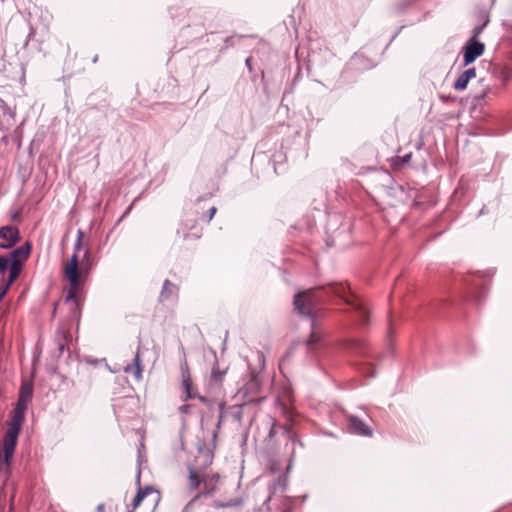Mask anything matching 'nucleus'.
<instances>
[{
    "instance_id": "obj_1",
    "label": "nucleus",
    "mask_w": 512,
    "mask_h": 512,
    "mask_svg": "<svg viewBox=\"0 0 512 512\" xmlns=\"http://www.w3.org/2000/svg\"><path fill=\"white\" fill-rule=\"evenodd\" d=\"M84 233L82 230L77 231V237L74 244V253L70 260L63 266V274L69 283V288L65 297V301H75L78 291L81 287L80 274L78 269V252L82 248Z\"/></svg>"
},
{
    "instance_id": "obj_2",
    "label": "nucleus",
    "mask_w": 512,
    "mask_h": 512,
    "mask_svg": "<svg viewBox=\"0 0 512 512\" xmlns=\"http://www.w3.org/2000/svg\"><path fill=\"white\" fill-rule=\"evenodd\" d=\"M25 418V412L22 410L13 409L11 420L3 438V459L2 462L9 467L10 461L13 458L14 451L18 442V437L21 432L22 424Z\"/></svg>"
},
{
    "instance_id": "obj_3",
    "label": "nucleus",
    "mask_w": 512,
    "mask_h": 512,
    "mask_svg": "<svg viewBox=\"0 0 512 512\" xmlns=\"http://www.w3.org/2000/svg\"><path fill=\"white\" fill-rule=\"evenodd\" d=\"M317 293L316 289H308L296 294L293 301L295 311L312 319L313 309L321 301V297Z\"/></svg>"
},
{
    "instance_id": "obj_4",
    "label": "nucleus",
    "mask_w": 512,
    "mask_h": 512,
    "mask_svg": "<svg viewBox=\"0 0 512 512\" xmlns=\"http://www.w3.org/2000/svg\"><path fill=\"white\" fill-rule=\"evenodd\" d=\"M31 246L28 242L14 249L9 258V282H14L21 273L24 261L29 257Z\"/></svg>"
},
{
    "instance_id": "obj_5",
    "label": "nucleus",
    "mask_w": 512,
    "mask_h": 512,
    "mask_svg": "<svg viewBox=\"0 0 512 512\" xmlns=\"http://www.w3.org/2000/svg\"><path fill=\"white\" fill-rule=\"evenodd\" d=\"M485 45L475 38H470L464 48L463 63L465 66L473 63L478 57L483 55Z\"/></svg>"
},
{
    "instance_id": "obj_6",
    "label": "nucleus",
    "mask_w": 512,
    "mask_h": 512,
    "mask_svg": "<svg viewBox=\"0 0 512 512\" xmlns=\"http://www.w3.org/2000/svg\"><path fill=\"white\" fill-rule=\"evenodd\" d=\"M220 482V475L218 473L205 474L202 476V483L204 485V489L201 495H211L217 489V486Z\"/></svg>"
},
{
    "instance_id": "obj_7",
    "label": "nucleus",
    "mask_w": 512,
    "mask_h": 512,
    "mask_svg": "<svg viewBox=\"0 0 512 512\" xmlns=\"http://www.w3.org/2000/svg\"><path fill=\"white\" fill-rule=\"evenodd\" d=\"M349 429L360 436H371L372 430L358 417H349Z\"/></svg>"
},
{
    "instance_id": "obj_8",
    "label": "nucleus",
    "mask_w": 512,
    "mask_h": 512,
    "mask_svg": "<svg viewBox=\"0 0 512 512\" xmlns=\"http://www.w3.org/2000/svg\"><path fill=\"white\" fill-rule=\"evenodd\" d=\"M476 77L475 68H469L463 71L454 83V89L457 91H463L467 88L469 81Z\"/></svg>"
},
{
    "instance_id": "obj_9",
    "label": "nucleus",
    "mask_w": 512,
    "mask_h": 512,
    "mask_svg": "<svg viewBox=\"0 0 512 512\" xmlns=\"http://www.w3.org/2000/svg\"><path fill=\"white\" fill-rule=\"evenodd\" d=\"M124 372L127 374L133 373L135 379L138 381L142 379V365H141L139 351H137L134 356L133 364L132 365L128 364L124 367Z\"/></svg>"
},
{
    "instance_id": "obj_10",
    "label": "nucleus",
    "mask_w": 512,
    "mask_h": 512,
    "mask_svg": "<svg viewBox=\"0 0 512 512\" xmlns=\"http://www.w3.org/2000/svg\"><path fill=\"white\" fill-rule=\"evenodd\" d=\"M0 238L5 241H20L19 230L14 226H3L0 228Z\"/></svg>"
},
{
    "instance_id": "obj_11",
    "label": "nucleus",
    "mask_w": 512,
    "mask_h": 512,
    "mask_svg": "<svg viewBox=\"0 0 512 512\" xmlns=\"http://www.w3.org/2000/svg\"><path fill=\"white\" fill-rule=\"evenodd\" d=\"M154 492L155 490L152 486H146L143 489H139L132 501L133 510H135L141 504L146 496Z\"/></svg>"
},
{
    "instance_id": "obj_12",
    "label": "nucleus",
    "mask_w": 512,
    "mask_h": 512,
    "mask_svg": "<svg viewBox=\"0 0 512 512\" xmlns=\"http://www.w3.org/2000/svg\"><path fill=\"white\" fill-rule=\"evenodd\" d=\"M182 387L185 392L184 400L191 399L195 397V394L192 393V380L188 372L182 373Z\"/></svg>"
},
{
    "instance_id": "obj_13",
    "label": "nucleus",
    "mask_w": 512,
    "mask_h": 512,
    "mask_svg": "<svg viewBox=\"0 0 512 512\" xmlns=\"http://www.w3.org/2000/svg\"><path fill=\"white\" fill-rule=\"evenodd\" d=\"M177 291V287L171 283L169 280H165L163 283V287L161 290L160 298L161 300H166L170 298Z\"/></svg>"
},
{
    "instance_id": "obj_14",
    "label": "nucleus",
    "mask_w": 512,
    "mask_h": 512,
    "mask_svg": "<svg viewBox=\"0 0 512 512\" xmlns=\"http://www.w3.org/2000/svg\"><path fill=\"white\" fill-rule=\"evenodd\" d=\"M189 482H190V488L195 490L200 486V483L202 482V478L200 479L197 475V472L194 469L189 470Z\"/></svg>"
},
{
    "instance_id": "obj_15",
    "label": "nucleus",
    "mask_w": 512,
    "mask_h": 512,
    "mask_svg": "<svg viewBox=\"0 0 512 512\" xmlns=\"http://www.w3.org/2000/svg\"><path fill=\"white\" fill-rule=\"evenodd\" d=\"M32 396V388L28 384H24L21 386L19 397H24V399L28 400Z\"/></svg>"
},
{
    "instance_id": "obj_16",
    "label": "nucleus",
    "mask_w": 512,
    "mask_h": 512,
    "mask_svg": "<svg viewBox=\"0 0 512 512\" xmlns=\"http://www.w3.org/2000/svg\"><path fill=\"white\" fill-rule=\"evenodd\" d=\"M225 372L220 371L218 368H214L211 373V378L217 382L220 383L223 380Z\"/></svg>"
},
{
    "instance_id": "obj_17",
    "label": "nucleus",
    "mask_w": 512,
    "mask_h": 512,
    "mask_svg": "<svg viewBox=\"0 0 512 512\" xmlns=\"http://www.w3.org/2000/svg\"><path fill=\"white\" fill-rule=\"evenodd\" d=\"M28 400L24 399V397H18L16 406L14 407L17 410L26 411Z\"/></svg>"
},
{
    "instance_id": "obj_18",
    "label": "nucleus",
    "mask_w": 512,
    "mask_h": 512,
    "mask_svg": "<svg viewBox=\"0 0 512 512\" xmlns=\"http://www.w3.org/2000/svg\"><path fill=\"white\" fill-rule=\"evenodd\" d=\"M9 265H10L9 258H7L5 256H0V273H4L6 271V269L9 270Z\"/></svg>"
},
{
    "instance_id": "obj_19",
    "label": "nucleus",
    "mask_w": 512,
    "mask_h": 512,
    "mask_svg": "<svg viewBox=\"0 0 512 512\" xmlns=\"http://www.w3.org/2000/svg\"><path fill=\"white\" fill-rule=\"evenodd\" d=\"M320 340V336L316 331H312L309 339L307 340V345L311 346L314 343H317Z\"/></svg>"
},
{
    "instance_id": "obj_20",
    "label": "nucleus",
    "mask_w": 512,
    "mask_h": 512,
    "mask_svg": "<svg viewBox=\"0 0 512 512\" xmlns=\"http://www.w3.org/2000/svg\"><path fill=\"white\" fill-rule=\"evenodd\" d=\"M489 91H490V88H489V87H486L482 92L477 93V94L474 96V99H475L476 101H481V100H483V99L486 97V95L488 94V92H489Z\"/></svg>"
},
{
    "instance_id": "obj_21",
    "label": "nucleus",
    "mask_w": 512,
    "mask_h": 512,
    "mask_svg": "<svg viewBox=\"0 0 512 512\" xmlns=\"http://www.w3.org/2000/svg\"><path fill=\"white\" fill-rule=\"evenodd\" d=\"M12 283L13 282H9V278H8L5 286L0 290V300L6 295V293L9 290Z\"/></svg>"
},
{
    "instance_id": "obj_22",
    "label": "nucleus",
    "mask_w": 512,
    "mask_h": 512,
    "mask_svg": "<svg viewBox=\"0 0 512 512\" xmlns=\"http://www.w3.org/2000/svg\"><path fill=\"white\" fill-rule=\"evenodd\" d=\"M15 244H16V242H14V241H5V240H3V242L0 243V249H10Z\"/></svg>"
},
{
    "instance_id": "obj_23",
    "label": "nucleus",
    "mask_w": 512,
    "mask_h": 512,
    "mask_svg": "<svg viewBox=\"0 0 512 512\" xmlns=\"http://www.w3.org/2000/svg\"><path fill=\"white\" fill-rule=\"evenodd\" d=\"M484 26L485 24L481 25V26H476L474 29H473V35L471 38H475L477 39V37L481 34V32L483 31L484 29Z\"/></svg>"
},
{
    "instance_id": "obj_24",
    "label": "nucleus",
    "mask_w": 512,
    "mask_h": 512,
    "mask_svg": "<svg viewBox=\"0 0 512 512\" xmlns=\"http://www.w3.org/2000/svg\"><path fill=\"white\" fill-rule=\"evenodd\" d=\"M350 346H351V349H355V350H360L361 347L363 346V342L360 341V340H353V341H350Z\"/></svg>"
},
{
    "instance_id": "obj_25",
    "label": "nucleus",
    "mask_w": 512,
    "mask_h": 512,
    "mask_svg": "<svg viewBox=\"0 0 512 512\" xmlns=\"http://www.w3.org/2000/svg\"><path fill=\"white\" fill-rule=\"evenodd\" d=\"M215 213H216V208L215 207H211L210 208V215H209L208 220H207L208 222L213 218Z\"/></svg>"
},
{
    "instance_id": "obj_26",
    "label": "nucleus",
    "mask_w": 512,
    "mask_h": 512,
    "mask_svg": "<svg viewBox=\"0 0 512 512\" xmlns=\"http://www.w3.org/2000/svg\"><path fill=\"white\" fill-rule=\"evenodd\" d=\"M411 159V154H406L402 157V162L403 163H408Z\"/></svg>"
},
{
    "instance_id": "obj_27",
    "label": "nucleus",
    "mask_w": 512,
    "mask_h": 512,
    "mask_svg": "<svg viewBox=\"0 0 512 512\" xmlns=\"http://www.w3.org/2000/svg\"><path fill=\"white\" fill-rule=\"evenodd\" d=\"M359 309H360V313H361V315H362L364 318H366V316H367V311H366L364 308H359Z\"/></svg>"
},
{
    "instance_id": "obj_28",
    "label": "nucleus",
    "mask_w": 512,
    "mask_h": 512,
    "mask_svg": "<svg viewBox=\"0 0 512 512\" xmlns=\"http://www.w3.org/2000/svg\"><path fill=\"white\" fill-rule=\"evenodd\" d=\"M250 385L252 386L253 389H257L258 388V383L256 381H251Z\"/></svg>"
},
{
    "instance_id": "obj_29",
    "label": "nucleus",
    "mask_w": 512,
    "mask_h": 512,
    "mask_svg": "<svg viewBox=\"0 0 512 512\" xmlns=\"http://www.w3.org/2000/svg\"><path fill=\"white\" fill-rule=\"evenodd\" d=\"M238 503H234V505H237ZM230 506H233V504L231 503H228V504H221L220 507H230Z\"/></svg>"
},
{
    "instance_id": "obj_30",
    "label": "nucleus",
    "mask_w": 512,
    "mask_h": 512,
    "mask_svg": "<svg viewBox=\"0 0 512 512\" xmlns=\"http://www.w3.org/2000/svg\"><path fill=\"white\" fill-rule=\"evenodd\" d=\"M97 509L100 511V512H103L104 510V504H99Z\"/></svg>"
},
{
    "instance_id": "obj_31",
    "label": "nucleus",
    "mask_w": 512,
    "mask_h": 512,
    "mask_svg": "<svg viewBox=\"0 0 512 512\" xmlns=\"http://www.w3.org/2000/svg\"><path fill=\"white\" fill-rule=\"evenodd\" d=\"M250 61H251V59H250V58H247V59H246V65H247L248 67L250 66Z\"/></svg>"
},
{
    "instance_id": "obj_32",
    "label": "nucleus",
    "mask_w": 512,
    "mask_h": 512,
    "mask_svg": "<svg viewBox=\"0 0 512 512\" xmlns=\"http://www.w3.org/2000/svg\"><path fill=\"white\" fill-rule=\"evenodd\" d=\"M181 411H183V412H187V406H182V407H181Z\"/></svg>"
},
{
    "instance_id": "obj_33",
    "label": "nucleus",
    "mask_w": 512,
    "mask_h": 512,
    "mask_svg": "<svg viewBox=\"0 0 512 512\" xmlns=\"http://www.w3.org/2000/svg\"><path fill=\"white\" fill-rule=\"evenodd\" d=\"M137 482L138 483L140 482V472H138V474H137Z\"/></svg>"
},
{
    "instance_id": "obj_34",
    "label": "nucleus",
    "mask_w": 512,
    "mask_h": 512,
    "mask_svg": "<svg viewBox=\"0 0 512 512\" xmlns=\"http://www.w3.org/2000/svg\"><path fill=\"white\" fill-rule=\"evenodd\" d=\"M199 399H200L201 401H205V398H204V397H199Z\"/></svg>"
}]
</instances>
